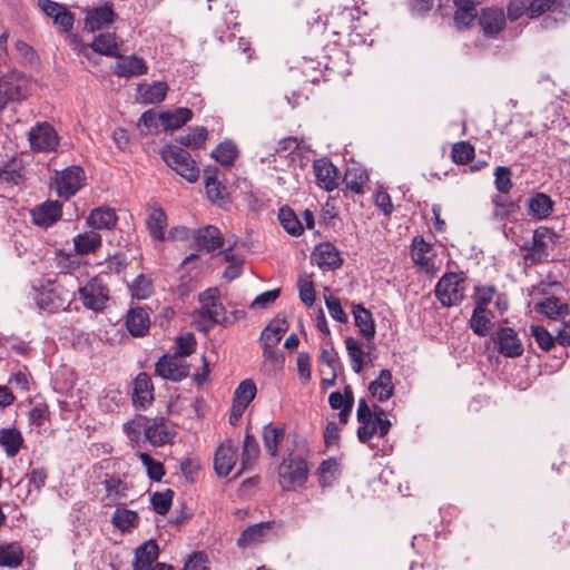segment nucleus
Here are the masks:
<instances>
[{
  "label": "nucleus",
  "instance_id": "13d9d810",
  "mask_svg": "<svg viewBox=\"0 0 570 570\" xmlns=\"http://www.w3.org/2000/svg\"><path fill=\"white\" fill-rule=\"evenodd\" d=\"M256 385L252 380H245L239 383L234 392L233 401L235 403H242L243 406L247 407L256 395Z\"/></svg>",
  "mask_w": 570,
  "mask_h": 570
},
{
  "label": "nucleus",
  "instance_id": "f257e3e1",
  "mask_svg": "<svg viewBox=\"0 0 570 570\" xmlns=\"http://www.w3.org/2000/svg\"><path fill=\"white\" fill-rule=\"evenodd\" d=\"M466 291V276L463 272L445 273L438 282L434 293L435 297L443 307H453L460 305Z\"/></svg>",
  "mask_w": 570,
  "mask_h": 570
},
{
  "label": "nucleus",
  "instance_id": "4c0bfd02",
  "mask_svg": "<svg viewBox=\"0 0 570 570\" xmlns=\"http://www.w3.org/2000/svg\"><path fill=\"white\" fill-rule=\"evenodd\" d=\"M193 118V111L189 108L179 107L175 110L161 112L159 122L165 130H175L183 127Z\"/></svg>",
  "mask_w": 570,
  "mask_h": 570
},
{
  "label": "nucleus",
  "instance_id": "4be33fe9",
  "mask_svg": "<svg viewBox=\"0 0 570 570\" xmlns=\"http://www.w3.org/2000/svg\"><path fill=\"white\" fill-rule=\"evenodd\" d=\"M505 14L500 8H484L481 10L478 21L484 36L492 38L505 27Z\"/></svg>",
  "mask_w": 570,
  "mask_h": 570
},
{
  "label": "nucleus",
  "instance_id": "5701e85b",
  "mask_svg": "<svg viewBox=\"0 0 570 570\" xmlns=\"http://www.w3.org/2000/svg\"><path fill=\"white\" fill-rule=\"evenodd\" d=\"M274 527V521L259 522L247 527L237 539V546L246 548L263 543L272 535Z\"/></svg>",
  "mask_w": 570,
  "mask_h": 570
},
{
  "label": "nucleus",
  "instance_id": "de8ad7c7",
  "mask_svg": "<svg viewBox=\"0 0 570 570\" xmlns=\"http://www.w3.org/2000/svg\"><path fill=\"white\" fill-rule=\"evenodd\" d=\"M345 347H346L347 355L351 360L352 370L356 374L361 373L364 367V357L366 354L364 352L363 344L360 341H357L355 337L347 336L345 338Z\"/></svg>",
  "mask_w": 570,
  "mask_h": 570
},
{
  "label": "nucleus",
  "instance_id": "72a5a7b5",
  "mask_svg": "<svg viewBox=\"0 0 570 570\" xmlns=\"http://www.w3.org/2000/svg\"><path fill=\"white\" fill-rule=\"evenodd\" d=\"M158 544L154 540H148L140 544L135 551L134 570H149L154 561L158 558Z\"/></svg>",
  "mask_w": 570,
  "mask_h": 570
},
{
  "label": "nucleus",
  "instance_id": "7ed1b4c3",
  "mask_svg": "<svg viewBox=\"0 0 570 570\" xmlns=\"http://www.w3.org/2000/svg\"><path fill=\"white\" fill-rule=\"evenodd\" d=\"M558 239V234L546 226L534 229L531 242H525L520 250L523 259L531 264H540L548 261L549 248L552 247Z\"/></svg>",
  "mask_w": 570,
  "mask_h": 570
},
{
  "label": "nucleus",
  "instance_id": "39448f33",
  "mask_svg": "<svg viewBox=\"0 0 570 570\" xmlns=\"http://www.w3.org/2000/svg\"><path fill=\"white\" fill-rule=\"evenodd\" d=\"M308 476V464L305 459L293 452L284 456L278 468V483L282 490L291 491L295 485H302Z\"/></svg>",
  "mask_w": 570,
  "mask_h": 570
},
{
  "label": "nucleus",
  "instance_id": "052dcab7",
  "mask_svg": "<svg viewBox=\"0 0 570 570\" xmlns=\"http://www.w3.org/2000/svg\"><path fill=\"white\" fill-rule=\"evenodd\" d=\"M141 463L147 470L150 480L159 482L165 475V468L160 461L153 459L148 453L140 452L138 454Z\"/></svg>",
  "mask_w": 570,
  "mask_h": 570
},
{
  "label": "nucleus",
  "instance_id": "aec40b11",
  "mask_svg": "<svg viewBox=\"0 0 570 570\" xmlns=\"http://www.w3.org/2000/svg\"><path fill=\"white\" fill-rule=\"evenodd\" d=\"M89 48L92 49L94 52L106 57L115 58L119 56L117 37L114 32L99 33L94 38L90 45L82 43L81 52L87 59H90V55L88 52Z\"/></svg>",
  "mask_w": 570,
  "mask_h": 570
},
{
  "label": "nucleus",
  "instance_id": "c85d7f7f",
  "mask_svg": "<svg viewBox=\"0 0 570 570\" xmlns=\"http://www.w3.org/2000/svg\"><path fill=\"white\" fill-rule=\"evenodd\" d=\"M115 67V73L119 77L130 78L147 73L148 66L146 61L136 55L121 56L119 53Z\"/></svg>",
  "mask_w": 570,
  "mask_h": 570
},
{
  "label": "nucleus",
  "instance_id": "423d86ee",
  "mask_svg": "<svg viewBox=\"0 0 570 570\" xmlns=\"http://www.w3.org/2000/svg\"><path fill=\"white\" fill-rule=\"evenodd\" d=\"M29 95V80L19 71L0 77V112L10 104L21 102Z\"/></svg>",
  "mask_w": 570,
  "mask_h": 570
},
{
  "label": "nucleus",
  "instance_id": "dca6fc26",
  "mask_svg": "<svg viewBox=\"0 0 570 570\" xmlns=\"http://www.w3.org/2000/svg\"><path fill=\"white\" fill-rule=\"evenodd\" d=\"M154 384L146 372H140L132 382L131 402L138 410H146L154 402Z\"/></svg>",
  "mask_w": 570,
  "mask_h": 570
},
{
  "label": "nucleus",
  "instance_id": "69168bd1",
  "mask_svg": "<svg viewBox=\"0 0 570 570\" xmlns=\"http://www.w3.org/2000/svg\"><path fill=\"white\" fill-rule=\"evenodd\" d=\"M497 288L493 285H479L474 287L473 301L475 303L474 308L487 309V306L491 303Z\"/></svg>",
  "mask_w": 570,
  "mask_h": 570
},
{
  "label": "nucleus",
  "instance_id": "58836bf2",
  "mask_svg": "<svg viewBox=\"0 0 570 570\" xmlns=\"http://www.w3.org/2000/svg\"><path fill=\"white\" fill-rule=\"evenodd\" d=\"M23 444V436L16 428L0 429V446L7 456H16Z\"/></svg>",
  "mask_w": 570,
  "mask_h": 570
},
{
  "label": "nucleus",
  "instance_id": "e2e57ef3",
  "mask_svg": "<svg viewBox=\"0 0 570 570\" xmlns=\"http://www.w3.org/2000/svg\"><path fill=\"white\" fill-rule=\"evenodd\" d=\"M494 205V216L505 218L509 215L515 213L519 208L518 204L509 197L503 195H495L492 198Z\"/></svg>",
  "mask_w": 570,
  "mask_h": 570
},
{
  "label": "nucleus",
  "instance_id": "bf43d9fd",
  "mask_svg": "<svg viewBox=\"0 0 570 570\" xmlns=\"http://www.w3.org/2000/svg\"><path fill=\"white\" fill-rule=\"evenodd\" d=\"M174 494L175 492L171 489H166L163 492H155L150 498L154 511L160 515L168 513L173 503Z\"/></svg>",
  "mask_w": 570,
  "mask_h": 570
},
{
  "label": "nucleus",
  "instance_id": "c03bdc74",
  "mask_svg": "<svg viewBox=\"0 0 570 570\" xmlns=\"http://www.w3.org/2000/svg\"><path fill=\"white\" fill-rule=\"evenodd\" d=\"M147 227L154 239L163 242L165 239V229L167 227V215L160 207L151 209L147 217Z\"/></svg>",
  "mask_w": 570,
  "mask_h": 570
},
{
  "label": "nucleus",
  "instance_id": "f3484780",
  "mask_svg": "<svg viewBox=\"0 0 570 570\" xmlns=\"http://www.w3.org/2000/svg\"><path fill=\"white\" fill-rule=\"evenodd\" d=\"M237 446L227 440L219 444L214 454V470L220 478L227 476L237 462Z\"/></svg>",
  "mask_w": 570,
  "mask_h": 570
},
{
  "label": "nucleus",
  "instance_id": "473e14b6",
  "mask_svg": "<svg viewBox=\"0 0 570 570\" xmlns=\"http://www.w3.org/2000/svg\"><path fill=\"white\" fill-rule=\"evenodd\" d=\"M23 166L21 160L11 159L0 165V188H10L23 181Z\"/></svg>",
  "mask_w": 570,
  "mask_h": 570
},
{
  "label": "nucleus",
  "instance_id": "a878e982",
  "mask_svg": "<svg viewBox=\"0 0 570 570\" xmlns=\"http://www.w3.org/2000/svg\"><path fill=\"white\" fill-rule=\"evenodd\" d=\"M217 171L216 167L206 168L204 171V185L207 198L213 204L222 205L228 202L229 194L226 186L217 179Z\"/></svg>",
  "mask_w": 570,
  "mask_h": 570
},
{
  "label": "nucleus",
  "instance_id": "393cba45",
  "mask_svg": "<svg viewBox=\"0 0 570 570\" xmlns=\"http://www.w3.org/2000/svg\"><path fill=\"white\" fill-rule=\"evenodd\" d=\"M313 259L323 269H337L343 264V258L340 255L337 248L331 243L318 244L313 253Z\"/></svg>",
  "mask_w": 570,
  "mask_h": 570
},
{
  "label": "nucleus",
  "instance_id": "09e8293b",
  "mask_svg": "<svg viewBox=\"0 0 570 570\" xmlns=\"http://www.w3.org/2000/svg\"><path fill=\"white\" fill-rule=\"evenodd\" d=\"M238 156V148L236 144L229 139L218 144L212 151V157L223 166L234 164Z\"/></svg>",
  "mask_w": 570,
  "mask_h": 570
},
{
  "label": "nucleus",
  "instance_id": "6e6d98bb",
  "mask_svg": "<svg viewBox=\"0 0 570 570\" xmlns=\"http://www.w3.org/2000/svg\"><path fill=\"white\" fill-rule=\"evenodd\" d=\"M131 296L137 299H147L154 293V284L150 277L139 274L130 285Z\"/></svg>",
  "mask_w": 570,
  "mask_h": 570
},
{
  "label": "nucleus",
  "instance_id": "5fc2aeb1",
  "mask_svg": "<svg viewBox=\"0 0 570 570\" xmlns=\"http://www.w3.org/2000/svg\"><path fill=\"white\" fill-rule=\"evenodd\" d=\"M207 129L205 127L189 128L186 135H181L177 138V141L185 147L199 149L202 148L207 139Z\"/></svg>",
  "mask_w": 570,
  "mask_h": 570
},
{
  "label": "nucleus",
  "instance_id": "7c9ffc66",
  "mask_svg": "<svg viewBox=\"0 0 570 570\" xmlns=\"http://www.w3.org/2000/svg\"><path fill=\"white\" fill-rule=\"evenodd\" d=\"M368 393L380 403L391 399L394 393V384L390 370H381L379 376L368 384Z\"/></svg>",
  "mask_w": 570,
  "mask_h": 570
},
{
  "label": "nucleus",
  "instance_id": "338daca9",
  "mask_svg": "<svg viewBox=\"0 0 570 570\" xmlns=\"http://www.w3.org/2000/svg\"><path fill=\"white\" fill-rule=\"evenodd\" d=\"M530 333L534 337L539 347L546 352L550 351L556 344V337L549 331L540 325H531Z\"/></svg>",
  "mask_w": 570,
  "mask_h": 570
},
{
  "label": "nucleus",
  "instance_id": "4d7b16f0",
  "mask_svg": "<svg viewBox=\"0 0 570 570\" xmlns=\"http://www.w3.org/2000/svg\"><path fill=\"white\" fill-rule=\"evenodd\" d=\"M112 523L121 531H127L138 524V515L135 511L117 508L112 515Z\"/></svg>",
  "mask_w": 570,
  "mask_h": 570
},
{
  "label": "nucleus",
  "instance_id": "8fccbe9b",
  "mask_svg": "<svg viewBox=\"0 0 570 570\" xmlns=\"http://www.w3.org/2000/svg\"><path fill=\"white\" fill-rule=\"evenodd\" d=\"M149 421L147 416L138 414L122 424V432L132 444H138L141 441V433L142 431L145 432Z\"/></svg>",
  "mask_w": 570,
  "mask_h": 570
},
{
  "label": "nucleus",
  "instance_id": "f704fd0d",
  "mask_svg": "<svg viewBox=\"0 0 570 570\" xmlns=\"http://www.w3.org/2000/svg\"><path fill=\"white\" fill-rule=\"evenodd\" d=\"M194 238L198 246L207 252H214L223 246L224 239L219 229L213 225L193 230Z\"/></svg>",
  "mask_w": 570,
  "mask_h": 570
},
{
  "label": "nucleus",
  "instance_id": "49530a36",
  "mask_svg": "<svg viewBox=\"0 0 570 570\" xmlns=\"http://www.w3.org/2000/svg\"><path fill=\"white\" fill-rule=\"evenodd\" d=\"M285 435V428L282 425L272 426L267 424L264 426L263 441L266 452L271 456H276L278 453V446Z\"/></svg>",
  "mask_w": 570,
  "mask_h": 570
},
{
  "label": "nucleus",
  "instance_id": "cd10ccee",
  "mask_svg": "<svg viewBox=\"0 0 570 570\" xmlns=\"http://www.w3.org/2000/svg\"><path fill=\"white\" fill-rule=\"evenodd\" d=\"M126 327L134 337L145 336L150 327L149 313L145 307H131L126 315Z\"/></svg>",
  "mask_w": 570,
  "mask_h": 570
},
{
  "label": "nucleus",
  "instance_id": "412c9836",
  "mask_svg": "<svg viewBox=\"0 0 570 570\" xmlns=\"http://www.w3.org/2000/svg\"><path fill=\"white\" fill-rule=\"evenodd\" d=\"M62 215V205L58 200H47L31 209L35 225L48 228L56 224Z\"/></svg>",
  "mask_w": 570,
  "mask_h": 570
},
{
  "label": "nucleus",
  "instance_id": "1a4fd4ad",
  "mask_svg": "<svg viewBox=\"0 0 570 570\" xmlns=\"http://www.w3.org/2000/svg\"><path fill=\"white\" fill-rule=\"evenodd\" d=\"M83 30L91 33L110 27L117 19L111 1H105L97 7H87L83 9Z\"/></svg>",
  "mask_w": 570,
  "mask_h": 570
},
{
  "label": "nucleus",
  "instance_id": "774afa93",
  "mask_svg": "<svg viewBox=\"0 0 570 570\" xmlns=\"http://www.w3.org/2000/svg\"><path fill=\"white\" fill-rule=\"evenodd\" d=\"M494 185L500 194H508L512 188L511 169L505 166H498L494 171Z\"/></svg>",
  "mask_w": 570,
  "mask_h": 570
},
{
  "label": "nucleus",
  "instance_id": "c756f323",
  "mask_svg": "<svg viewBox=\"0 0 570 570\" xmlns=\"http://www.w3.org/2000/svg\"><path fill=\"white\" fill-rule=\"evenodd\" d=\"M352 314L354 324L358 328L362 337L367 342L374 340L376 325L372 312L362 304H352Z\"/></svg>",
  "mask_w": 570,
  "mask_h": 570
},
{
  "label": "nucleus",
  "instance_id": "a211bd4d",
  "mask_svg": "<svg viewBox=\"0 0 570 570\" xmlns=\"http://www.w3.org/2000/svg\"><path fill=\"white\" fill-rule=\"evenodd\" d=\"M315 180L318 187L332 191L338 187L340 171L327 159H316L313 164Z\"/></svg>",
  "mask_w": 570,
  "mask_h": 570
},
{
  "label": "nucleus",
  "instance_id": "603ef678",
  "mask_svg": "<svg viewBox=\"0 0 570 570\" xmlns=\"http://www.w3.org/2000/svg\"><path fill=\"white\" fill-rule=\"evenodd\" d=\"M259 455V445L254 435L246 433L242 453V471L250 469Z\"/></svg>",
  "mask_w": 570,
  "mask_h": 570
},
{
  "label": "nucleus",
  "instance_id": "3c124183",
  "mask_svg": "<svg viewBox=\"0 0 570 570\" xmlns=\"http://www.w3.org/2000/svg\"><path fill=\"white\" fill-rule=\"evenodd\" d=\"M278 220L283 228L292 236H299L304 230L302 223L288 206L279 208Z\"/></svg>",
  "mask_w": 570,
  "mask_h": 570
},
{
  "label": "nucleus",
  "instance_id": "2f4dec72",
  "mask_svg": "<svg viewBox=\"0 0 570 570\" xmlns=\"http://www.w3.org/2000/svg\"><path fill=\"white\" fill-rule=\"evenodd\" d=\"M286 320L284 317H279L277 315L273 318L269 324L262 332V340L264 356H267L272 353V347L276 345L281 340L283 334L287 331Z\"/></svg>",
  "mask_w": 570,
  "mask_h": 570
},
{
  "label": "nucleus",
  "instance_id": "0e129e2a",
  "mask_svg": "<svg viewBox=\"0 0 570 570\" xmlns=\"http://www.w3.org/2000/svg\"><path fill=\"white\" fill-rule=\"evenodd\" d=\"M455 6V12H454V23L458 29H464L468 28L478 16L476 9L472 7H466L463 4H454Z\"/></svg>",
  "mask_w": 570,
  "mask_h": 570
},
{
  "label": "nucleus",
  "instance_id": "680f3d73",
  "mask_svg": "<svg viewBox=\"0 0 570 570\" xmlns=\"http://www.w3.org/2000/svg\"><path fill=\"white\" fill-rule=\"evenodd\" d=\"M452 160L459 165H466L474 157V148L468 141H459L452 146Z\"/></svg>",
  "mask_w": 570,
  "mask_h": 570
},
{
  "label": "nucleus",
  "instance_id": "a18cd8bd",
  "mask_svg": "<svg viewBox=\"0 0 570 570\" xmlns=\"http://www.w3.org/2000/svg\"><path fill=\"white\" fill-rule=\"evenodd\" d=\"M168 86L166 82L156 81L153 85L139 86L138 92L142 104H158L161 102L167 95Z\"/></svg>",
  "mask_w": 570,
  "mask_h": 570
},
{
  "label": "nucleus",
  "instance_id": "c9c22d12",
  "mask_svg": "<svg viewBox=\"0 0 570 570\" xmlns=\"http://www.w3.org/2000/svg\"><path fill=\"white\" fill-rule=\"evenodd\" d=\"M535 312L547 316L549 320H558L570 314L568 303H562L558 297L550 296L535 303Z\"/></svg>",
  "mask_w": 570,
  "mask_h": 570
},
{
  "label": "nucleus",
  "instance_id": "e433bc0d",
  "mask_svg": "<svg viewBox=\"0 0 570 570\" xmlns=\"http://www.w3.org/2000/svg\"><path fill=\"white\" fill-rule=\"evenodd\" d=\"M118 220L114 208L98 207L91 210L87 218V224L94 229H111Z\"/></svg>",
  "mask_w": 570,
  "mask_h": 570
},
{
  "label": "nucleus",
  "instance_id": "f03ea898",
  "mask_svg": "<svg viewBox=\"0 0 570 570\" xmlns=\"http://www.w3.org/2000/svg\"><path fill=\"white\" fill-rule=\"evenodd\" d=\"M356 419L360 423L356 434L361 443H368L375 434H379L380 438H384L392 426L389 419L373 416L371 406L365 399L358 401Z\"/></svg>",
  "mask_w": 570,
  "mask_h": 570
},
{
  "label": "nucleus",
  "instance_id": "9b49d317",
  "mask_svg": "<svg viewBox=\"0 0 570 570\" xmlns=\"http://www.w3.org/2000/svg\"><path fill=\"white\" fill-rule=\"evenodd\" d=\"M30 147L36 153H50L59 145V137L55 128L48 122H38L28 132Z\"/></svg>",
  "mask_w": 570,
  "mask_h": 570
},
{
  "label": "nucleus",
  "instance_id": "20e7f679",
  "mask_svg": "<svg viewBox=\"0 0 570 570\" xmlns=\"http://www.w3.org/2000/svg\"><path fill=\"white\" fill-rule=\"evenodd\" d=\"M163 160L179 176L189 183L199 178V168L191 155L184 148L175 145H167L160 151Z\"/></svg>",
  "mask_w": 570,
  "mask_h": 570
},
{
  "label": "nucleus",
  "instance_id": "864d4df0",
  "mask_svg": "<svg viewBox=\"0 0 570 570\" xmlns=\"http://www.w3.org/2000/svg\"><path fill=\"white\" fill-rule=\"evenodd\" d=\"M338 468L336 459L330 458L324 460L317 469L318 484L322 488L331 485L338 474Z\"/></svg>",
  "mask_w": 570,
  "mask_h": 570
},
{
  "label": "nucleus",
  "instance_id": "bb28decb",
  "mask_svg": "<svg viewBox=\"0 0 570 570\" xmlns=\"http://www.w3.org/2000/svg\"><path fill=\"white\" fill-rule=\"evenodd\" d=\"M528 215L534 220H543L551 216L554 202L544 193L538 191L525 202Z\"/></svg>",
  "mask_w": 570,
  "mask_h": 570
},
{
  "label": "nucleus",
  "instance_id": "0eeeda50",
  "mask_svg": "<svg viewBox=\"0 0 570 570\" xmlns=\"http://www.w3.org/2000/svg\"><path fill=\"white\" fill-rule=\"evenodd\" d=\"M35 301L37 306L47 313H57L66 309L70 304V295L61 285L47 281L36 289Z\"/></svg>",
  "mask_w": 570,
  "mask_h": 570
},
{
  "label": "nucleus",
  "instance_id": "6ab92c4d",
  "mask_svg": "<svg viewBox=\"0 0 570 570\" xmlns=\"http://www.w3.org/2000/svg\"><path fill=\"white\" fill-rule=\"evenodd\" d=\"M498 351L505 357L515 358L523 354V345L518 333L511 327H500L497 332Z\"/></svg>",
  "mask_w": 570,
  "mask_h": 570
},
{
  "label": "nucleus",
  "instance_id": "79ce46f5",
  "mask_svg": "<svg viewBox=\"0 0 570 570\" xmlns=\"http://www.w3.org/2000/svg\"><path fill=\"white\" fill-rule=\"evenodd\" d=\"M493 314L489 309L474 308L469 321L470 328L474 334L484 337L492 327Z\"/></svg>",
  "mask_w": 570,
  "mask_h": 570
},
{
  "label": "nucleus",
  "instance_id": "ddd939ff",
  "mask_svg": "<svg viewBox=\"0 0 570 570\" xmlns=\"http://www.w3.org/2000/svg\"><path fill=\"white\" fill-rule=\"evenodd\" d=\"M85 180V171L80 166H69L56 178L57 193L60 197L68 199L83 186Z\"/></svg>",
  "mask_w": 570,
  "mask_h": 570
},
{
  "label": "nucleus",
  "instance_id": "f8f14e48",
  "mask_svg": "<svg viewBox=\"0 0 570 570\" xmlns=\"http://www.w3.org/2000/svg\"><path fill=\"white\" fill-rule=\"evenodd\" d=\"M38 8L49 17L53 24L59 27L62 33H70L75 24V14L67 8L66 4L56 2L53 0H38Z\"/></svg>",
  "mask_w": 570,
  "mask_h": 570
},
{
  "label": "nucleus",
  "instance_id": "a19ab883",
  "mask_svg": "<svg viewBox=\"0 0 570 570\" xmlns=\"http://www.w3.org/2000/svg\"><path fill=\"white\" fill-rule=\"evenodd\" d=\"M368 180V174L361 167H348L344 174L345 188L354 194H364V186Z\"/></svg>",
  "mask_w": 570,
  "mask_h": 570
},
{
  "label": "nucleus",
  "instance_id": "ea45409f",
  "mask_svg": "<svg viewBox=\"0 0 570 570\" xmlns=\"http://www.w3.org/2000/svg\"><path fill=\"white\" fill-rule=\"evenodd\" d=\"M23 558V549L18 542L0 544V567L18 568Z\"/></svg>",
  "mask_w": 570,
  "mask_h": 570
},
{
  "label": "nucleus",
  "instance_id": "2eb2a0df",
  "mask_svg": "<svg viewBox=\"0 0 570 570\" xmlns=\"http://www.w3.org/2000/svg\"><path fill=\"white\" fill-rule=\"evenodd\" d=\"M432 246L422 236H415L411 245V258L428 276L433 277L436 267L433 262Z\"/></svg>",
  "mask_w": 570,
  "mask_h": 570
},
{
  "label": "nucleus",
  "instance_id": "b1692460",
  "mask_svg": "<svg viewBox=\"0 0 570 570\" xmlns=\"http://www.w3.org/2000/svg\"><path fill=\"white\" fill-rule=\"evenodd\" d=\"M175 433L167 426L166 419L164 416H156L151 423H147L145 429V439L153 446H163L171 443Z\"/></svg>",
  "mask_w": 570,
  "mask_h": 570
},
{
  "label": "nucleus",
  "instance_id": "4468645a",
  "mask_svg": "<svg viewBox=\"0 0 570 570\" xmlns=\"http://www.w3.org/2000/svg\"><path fill=\"white\" fill-rule=\"evenodd\" d=\"M155 373L161 379L180 382L189 374V365L177 355L164 354L155 364Z\"/></svg>",
  "mask_w": 570,
  "mask_h": 570
},
{
  "label": "nucleus",
  "instance_id": "9d476101",
  "mask_svg": "<svg viewBox=\"0 0 570 570\" xmlns=\"http://www.w3.org/2000/svg\"><path fill=\"white\" fill-rule=\"evenodd\" d=\"M78 293L83 306L95 312L102 311L109 299V289L98 277L80 286Z\"/></svg>",
  "mask_w": 570,
  "mask_h": 570
},
{
  "label": "nucleus",
  "instance_id": "37998d69",
  "mask_svg": "<svg viewBox=\"0 0 570 570\" xmlns=\"http://www.w3.org/2000/svg\"><path fill=\"white\" fill-rule=\"evenodd\" d=\"M101 236L94 230L85 232L73 238L75 250L80 255L96 252L101 246Z\"/></svg>",
  "mask_w": 570,
  "mask_h": 570
},
{
  "label": "nucleus",
  "instance_id": "6e6552de",
  "mask_svg": "<svg viewBox=\"0 0 570 570\" xmlns=\"http://www.w3.org/2000/svg\"><path fill=\"white\" fill-rule=\"evenodd\" d=\"M198 301L200 303L198 314L202 318L209 321L212 325L230 323L226 308L219 301L217 288L205 289L198 295Z\"/></svg>",
  "mask_w": 570,
  "mask_h": 570
}]
</instances>
